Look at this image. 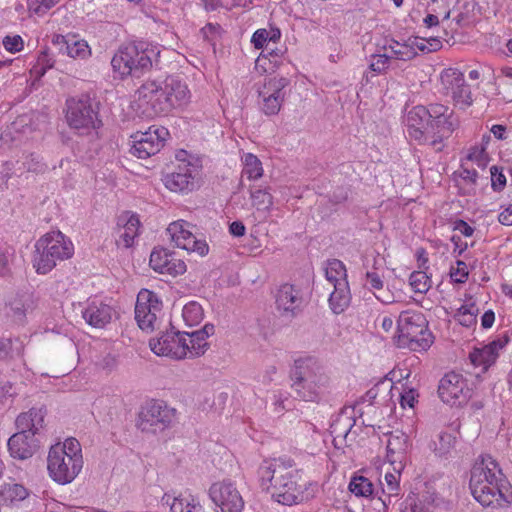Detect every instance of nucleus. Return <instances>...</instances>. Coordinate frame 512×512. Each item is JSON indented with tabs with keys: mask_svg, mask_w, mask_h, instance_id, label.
<instances>
[{
	"mask_svg": "<svg viewBox=\"0 0 512 512\" xmlns=\"http://www.w3.org/2000/svg\"><path fill=\"white\" fill-rule=\"evenodd\" d=\"M508 343V337L497 338L482 348H474L469 354V359L474 367H480L482 372H486L492 366L502 350Z\"/></svg>",
	"mask_w": 512,
	"mask_h": 512,
	"instance_id": "nucleus-21",
	"label": "nucleus"
},
{
	"mask_svg": "<svg viewBox=\"0 0 512 512\" xmlns=\"http://www.w3.org/2000/svg\"><path fill=\"white\" fill-rule=\"evenodd\" d=\"M244 168L242 175L246 176L249 180H257L263 175V168L261 161L253 154L247 153L243 157Z\"/></svg>",
	"mask_w": 512,
	"mask_h": 512,
	"instance_id": "nucleus-40",
	"label": "nucleus"
},
{
	"mask_svg": "<svg viewBox=\"0 0 512 512\" xmlns=\"http://www.w3.org/2000/svg\"><path fill=\"white\" fill-rule=\"evenodd\" d=\"M289 84L285 77H273L266 81L262 89L258 90L263 100L262 111L268 115H276L280 111L284 100L283 89Z\"/></svg>",
	"mask_w": 512,
	"mask_h": 512,
	"instance_id": "nucleus-17",
	"label": "nucleus"
},
{
	"mask_svg": "<svg viewBox=\"0 0 512 512\" xmlns=\"http://www.w3.org/2000/svg\"><path fill=\"white\" fill-rule=\"evenodd\" d=\"M160 310L161 303L155 293L146 289L138 293L135 305V320L140 329L152 331L157 318V312Z\"/></svg>",
	"mask_w": 512,
	"mask_h": 512,
	"instance_id": "nucleus-14",
	"label": "nucleus"
},
{
	"mask_svg": "<svg viewBox=\"0 0 512 512\" xmlns=\"http://www.w3.org/2000/svg\"><path fill=\"white\" fill-rule=\"evenodd\" d=\"M481 471L480 482H493L506 484V479L498 463L490 455L482 456L477 460L471 469V476L474 477L475 473Z\"/></svg>",
	"mask_w": 512,
	"mask_h": 512,
	"instance_id": "nucleus-28",
	"label": "nucleus"
},
{
	"mask_svg": "<svg viewBox=\"0 0 512 512\" xmlns=\"http://www.w3.org/2000/svg\"><path fill=\"white\" fill-rule=\"evenodd\" d=\"M398 345L410 350H426L433 342L424 315L416 311H404L397 322Z\"/></svg>",
	"mask_w": 512,
	"mask_h": 512,
	"instance_id": "nucleus-6",
	"label": "nucleus"
},
{
	"mask_svg": "<svg viewBox=\"0 0 512 512\" xmlns=\"http://www.w3.org/2000/svg\"><path fill=\"white\" fill-rule=\"evenodd\" d=\"M409 448V437L404 432L396 430L388 435L387 458L393 470H402L403 460Z\"/></svg>",
	"mask_w": 512,
	"mask_h": 512,
	"instance_id": "nucleus-24",
	"label": "nucleus"
},
{
	"mask_svg": "<svg viewBox=\"0 0 512 512\" xmlns=\"http://www.w3.org/2000/svg\"><path fill=\"white\" fill-rule=\"evenodd\" d=\"M162 504L170 507V512H196L200 505L193 497H172L165 493L162 497Z\"/></svg>",
	"mask_w": 512,
	"mask_h": 512,
	"instance_id": "nucleus-36",
	"label": "nucleus"
},
{
	"mask_svg": "<svg viewBox=\"0 0 512 512\" xmlns=\"http://www.w3.org/2000/svg\"><path fill=\"white\" fill-rule=\"evenodd\" d=\"M28 495V490L23 485L17 483H6L0 489V499L7 507L23 501Z\"/></svg>",
	"mask_w": 512,
	"mask_h": 512,
	"instance_id": "nucleus-35",
	"label": "nucleus"
},
{
	"mask_svg": "<svg viewBox=\"0 0 512 512\" xmlns=\"http://www.w3.org/2000/svg\"><path fill=\"white\" fill-rule=\"evenodd\" d=\"M166 97H170V111L182 107L190 101V91L184 81L175 76H169L164 80Z\"/></svg>",
	"mask_w": 512,
	"mask_h": 512,
	"instance_id": "nucleus-29",
	"label": "nucleus"
},
{
	"mask_svg": "<svg viewBox=\"0 0 512 512\" xmlns=\"http://www.w3.org/2000/svg\"><path fill=\"white\" fill-rule=\"evenodd\" d=\"M168 130L164 127L151 126L147 131H137L131 138V153L140 159H146L158 153L164 145Z\"/></svg>",
	"mask_w": 512,
	"mask_h": 512,
	"instance_id": "nucleus-12",
	"label": "nucleus"
},
{
	"mask_svg": "<svg viewBox=\"0 0 512 512\" xmlns=\"http://www.w3.org/2000/svg\"><path fill=\"white\" fill-rule=\"evenodd\" d=\"M140 220L136 214L123 212L117 218V244L125 248L133 245L135 238L139 235Z\"/></svg>",
	"mask_w": 512,
	"mask_h": 512,
	"instance_id": "nucleus-25",
	"label": "nucleus"
},
{
	"mask_svg": "<svg viewBox=\"0 0 512 512\" xmlns=\"http://www.w3.org/2000/svg\"><path fill=\"white\" fill-rule=\"evenodd\" d=\"M441 82L447 95H450L455 105L467 108L472 105L473 99L470 87L466 84L464 74L458 69L449 68L442 72Z\"/></svg>",
	"mask_w": 512,
	"mask_h": 512,
	"instance_id": "nucleus-13",
	"label": "nucleus"
},
{
	"mask_svg": "<svg viewBox=\"0 0 512 512\" xmlns=\"http://www.w3.org/2000/svg\"><path fill=\"white\" fill-rule=\"evenodd\" d=\"M149 346L158 356L175 360L187 357V344L183 339V333L180 332H165L158 338L150 339Z\"/></svg>",
	"mask_w": 512,
	"mask_h": 512,
	"instance_id": "nucleus-16",
	"label": "nucleus"
},
{
	"mask_svg": "<svg viewBox=\"0 0 512 512\" xmlns=\"http://www.w3.org/2000/svg\"><path fill=\"white\" fill-rule=\"evenodd\" d=\"M32 309L33 301L29 295H16L5 304L4 313L13 322L23 324L27 312Z\"/></svg>",
	"mask_w": 512,
	"mask_h": 512,
	"instance_id": "nucleus-32",
	"label": "nucleus"
},
{
	"mask_svg": "<svg viewBox=\"0 0 512 512\" xmlns=\"http://www.w3.org/2000/svg\"><path fill=\"white\" fill-rule=\"evenodd\" d=\"M151 53L152 50L145 48L143 43L126 44L118 49L111 60V65L121 76L132 75L151 67Z\"/></svg>",
	"mask_w": 512,
	"mask_h": 512,
	"instance_id": "nucleus-8",
	"label": "nucleus"
},
{
	"mask_svg": "<svg viewBox=\"0 0 512 512\" xmlns=\"http://www.w3.org/2000/svg\"><path fill=\"white\" fill-rule=\"evenodd\" d=\"M193 170L189 164L178 166L177 170L165 175L163 181L173 192H188L195 187Z\"/></svg>",
	"mask_w": 512,
	"mask_h": 512,
	"instance_id": "nucleus-26",
	"label": "nucleus"
},
{
	"mask_svg": "<svg viewBox=\"0 0 512 512\" xmlns=\"http://www.w3.org/2000/svg\"><path fill=\"white\" fill-rule=\"evenodd\" d=\"M351 295L348 282H342L339 286H333L329 304L335 314L342 313L350 304Z\"/></svg>",
	"mask_w": 512,
	"mask_h": 512,
	"instance_id": "nucleus-34",
	"label": "nucleus"
},
{
	"mask_svg": "<svg viewBox=\"0 0 512 512\" xmlns=\"http://www.w3.org/2000/svg\"><path fill=\"white\" fill-rule=\"evenodd\" d=\"M175 417V409L163 401L152 400L140 410L137 426L145 433L156 434L167 429Z\"/></svg>",
	"mask_w": 512,
	"mask_h": 512,
	"instance_id": "nucleus-10",
	"label": "nucleus"
},
{
	"mask_svg": "<svg viewBox=\"0 0 512 512\" xmlns=\"http://www.w3.org/2000/svg\"><path fill=\"white\" fill-rule=\"evenodd\" d=\"M280 57L279 51L274 49H269L268 54H264L263 52L260 54V56L256 60L257 66H262L266 64V61L268 60L270 63H273L275 66L278 65V58Z\"/></svg>",
	"mask_w": 512,
	"mask_h": 512,
	"instance_id": "nucleus-58",
	"label": "nucleus"
},
{
	"mask_svg": "<svg viewBox=\"0 0 512 512\" xmlns=\"http://www.w3.org/2000/svg\"><path fill=\"white\" fill-rule=\"evenodd\" d=\"M169 100L164 81L148 80L136 91L132 109L139 117L152 119L170 112Z\"/></svg>",
	"mask_w": 512,
	"mask_h": 512,
	"instance_id": "nucleus-7",
	"label": "nucleus"
},
{
	"mask_svg": "<svg viewBox=\"0 0 512 512\" xmlns=\"http://www.w3.org/2000/svg\"><path fill=\"white\" fill-rule=\"evenodd\" d=\"M245 226L240 221H234L229 226V231L233 236L241 237L245 234Z\"/></svg>",
	"mask_w": 512,
	"mask_h": 512,
	"instance_id": "nucleus-62",
	"label": "nucleus"
},
{
	"mask_svg": "<svg viewBox=\"0 0 512 512\" xmlns=\"http://www.w3.org/2000/svg\"><path fill=\"white\" fill-rule=\"evenodd\" d=\"M409 284L415 293L425 294L431 288V279L423 271H414L409 277Z\"/></svg>",
	"mask_w": 512,
	"mask_h": 512,
	"instance_id": "nucleus-43",
	"label": "nucleus"
},
{
	"mask_svg": "<svg viewBox=\"0 0 512 512\" xmlns=\"http://www.w3.org/2000/svg\"><path fill=\"white\" fill-rule=\"evenodd\" d=\"M2 43H3L4 48L11 53H16V52L21 51L24 46L23 39L19 35H13V36L8 35V36L4 37Z\"/></svg>",
	"mask_w": 512,
	"mask_h": 512,
	"instance_id": "nucleus-54",
	"label": "nucleus"
},
{
	"mask_svg": "<svg viewBox=\"0 0 512 512\" xmlns=\"http://www.w3.org/2000/svg\"><path fill=\"white\" fill-rule=\"evenodd\" d=\"M53 43L60 46L69 57L74 59H86L91 55V50L85 40L77 39L74 35H56Z\"/></svg>",
	"mask_w": 512,
	"mask_h": 512,
	"instance_id": "nucleus-30",
	"label": "nucleus"
},
{
	"mask_svg": "<svg viewBox=\"0 0 512 512\" xmlns=\"http://www.w3.org/2000/svg\"><path fill=\"white\" fill-rule=\"evenodd\" d=\"M450 275L455 282L464 283L469 275L466 263L464 261L457 260L456 267H451Z\"/></svg>",
	"mask_w": 512,
	"mask_h": 512,
	"instance_id": "nucleus-51",
	"label": "nucleus"
},
{
	"mask_svg": "<svg viewBox=\"0 0 512 512\" xmlns=\"http://www.w3.org/2000/svg\"><path fill=\"white\" fill-rule=\"evenodd\" d=\"M438 394L441 400L451 406H461L471 397L467 380L456 372L446 373L440 380Z\"/></svg>",
	"mask_w": 512,
	"mask_h": 512,
	"instance_id": "nucleus-11",
	"label": "nucleus"
},
{
	"mask_svg": "<svg viewBox=\"0 0 512 512\" xmlns=\"http://www.w3.org/2000/svg\"><path fill=\"white\" fill-rule=\"evenodd\" d=\"M290 378L296 397L304 401L319 400L331 386V378L326 369L312 357L295 360Z\"/></svg>",
	"mask_w": 512,
	"mask_h": 512,
	"instance_id": "nucleus-2",
	"label": "nucleus"
},
{
	"mask_svg": "<svg viewBox=\"0 0 512 512\" xmlns=\"http://www.w3.org/2000/svg\"><path fill=\"white\" fill-rule=\"evenodd\" d=\"M481 471L475 473L474 477H470V489L473 497L482 506L488 507L495 502L499 503L504 498L503 490L506 489V484L493 483L490 481L480 482Z\"/></svg>",
	"mask_w": 512,
	"mask_h": 512,
	"instance_id": "nucleus-18",
	"label": "nucleus"
},
{
	"mask_svg": "<svg viewBox=\"0 0 512 512\" xmlns=\"http://www.w3.org/2000/svg\"><path fill=\"white\" fill-rule=\"evenodd\" d=\"M303 302L302 291L293 284L285 283L276 291V308L283 316L295 317L301 311Z\"/></svg>",
	"mask_w": 512,
	"mask_h": 512,
	"instance_id": "nucleus-19",
	"label": "nucleus"
},
{
	"mask_svg": "<svg viewBox=\"0 0 512 512\" xmlns=\"http://www.w3.org/2000/svg\"><path fill=\"white\" fill-rule=\"evenodd\" d=\"M498 220L503 225H506V226L512 225V204H510L504 211H502L499 214Z\"/></svg>",
	"mask_w": 512,
	"mask_h": 512,
	"instance_id": "nucleus-61",
	"label": "nucleus"
},
{
	"mask_svg": "<svg viewBox=\"0 0 512 512\" xmlns=\"http://www.w3.org/2000/svg\"><path fill=\"white\" fill-rule=\"evenodd\" d=\"M114 314L115 311L110 305L102 302H92L83 311V318L89 325L95 328H103L111 322Z\"/></svg>",
	"mask_w": 512,
	"mask_h": 512,
	"instance_id": "nucleus-31",
	"label": "nucleus"
},
{
	"mask_svg": "<svg viewBox=\"0 0 512 512\" xmlns=\"http://www.w3.org/2000/svg\"><path fill=\"white\" fill-rule=\"evenodd\" d=\"M426 107L418 105L413 107L405 118L407 132L410 138L417 141H428V131L432 128L429 126Z\"/></svg>",
	"mask_w": 512,
	"mask_h": 512,
	"instance_id": "nucleus-22",
	"label": "nucleus"
},
{
	"mask_svg": "<svg viewBox=\"0 0 512 512\" xmlns=\"http://www.w3.org/2000/svg\"><path fill=\"white\" fill-rule=\"evenodd\" d=\"M389 48L391 49L394 57L399 60L407 61L416 56L414 49L405 44L395 42V45H390Z\"/></svg>",
	"mask_w": 512,
	"mask_h": 512,
	"instance_id": "nucleus-50",
	"label": "nucleus"
},
{
	"mask_svg": "<svg viewBox=\"0 0 512 512\" xmlns=\"http://www.w3.org/2000/svg\"><path fill=\"white\" fill-rule=\"evenodd\" d=\"M349 490L358 497H369L374 493L372 482L364 476H355L349 483Z\"/></svg>",
	"mask_w": 512,
	"mask_h": 512,
	"instance_id": "nucleus-41",
	"label": "nucleus"
},
{
	"mask_svg": "<svg viewBox=\"0 0 512 512\" xmlns=\"http://www.w3.org/2000/svg\"><path fill=\"white\" fill-rule=\"evenodd\" d=\"M269 33L266 29H258L254 32L251 38V42L253 43L256 49L263 48L264 44L268 41Z\"/></svg>",
	"mask_w": 512,
	"mask_h": 512,
	"instance_id": "nucleus-59",
	"label": "nucleus"
},
{
	"mask_svg": "<svg viewBox=\"0 0 512 512\" xmlns=\"http://www.w3.org/2000/svg\"><path fill=\"white\" fill-rule=\"evenodd\" d=\"M459 175L464 181L471 184H476L478 172L475 168L469 167L467 162L461 165Z\"/></svg>",
	"mask_w": 512,
	"mask_h": 512,
	"instance_id": "nucleus-57",
	"label": "nucleus"
},
{
	"mask_svg": "<svg viewBox=\"0 0 512 512\" xmlns=\"http://www.w3.org/2000/svg\"><path fill=\"white\" fill-rule=\"evenodd\" d=\"M191 244L185 249L188 252H195L199 256H206L209 252V246L206 241L198 240L195 236L191 239Z\"/></svg>",
	"mask_w": 512,
	"mask_h": 512,
	"instance_id": "nucleus-56",
	"label": "nucleus"
},
{
	"mask_svg": "<svg viewBox=\"0 0 512 512\" xmlns=\"http://www.w3.org/2000/svg\"><path fill=\"white\" fill-rule=\"evenodd\" d=\"M412 44L416 48H418L420 51H426V52L437 51L442 46L440 39L437 37H430L427 39L415 37Z\"/></svg>",
	"mask_w": 512,
	"mask_h": 512,
	"instance_id": "nucleus-48",
	"label": "nucleus"
},
{
	"mask_svg": "<svg viewBox=\"0 0 512 512\" xmlns=\"http://www.w3.org/2000/svg\"><path fill=\"white\" fill-rule=\"evenodd\" d=\"M478 309L474 304L462 305L456 313L459 323L463 326L469 327L476 322V312Z\"/></svg>",
	"mask_w": 512,
	"mask_h": 512,
	"instance_id": "nucleus-45",
	"label": "nucleus"
},
{
	"mask_svg": "<svg viewBox=\"0 0 512 512\" xmlns=\"http://www.w3.org/2000/svg\"><path fill=\"white\" fill-rule=\"evenodd\" d=\"M190 224L184 220H178L169 224L166 233L176 247L185 250L194 234L189 229Z\"/></svg>",
	"mask_w": 512,
	"mask_h": 512,
	"instance_id": "nucleus-33",
	"label": "nucleus"
},
{
	"mask_svg": "<svg viewBox=\"0 0 512 512\" xmlns=\"http://www.w3.org/2000/svg\"><path fill=\"white\" fill-rule=\"evenodd\" d=\"M36 254L33 266L39 274L50 272L58 261L72 257L73 243L60 231H52L43 235L35 244Z\"/></svg>",
	"mask_w": 512,
	"mask_h": 512,
	"instance_id": "nucleus-5",
	"label": "nucleus"
},
{
	"mask_svg": "<svg viewBox=\"0 0 512 512\" xmlns=\"http://www.w3.org/2000/svg\"><path fill=\"white\" fill-rule=\"evenodd\" d=\"M209 495L222 512H240L244 507L243 498L231 481L214 483Z\"/></svg>",
	"mask_w": 512,
	"mask_h": 512,
	"instance_id": "nucleus-15",
	"label": "nucleus"
},
{
	"mask_svg": "<svg viewBox=\"0 0 512 512\" xmlns=\"http://www.w3.org/2000/svg\"><path fill=\"white\" fill-rule=\"evenodd\" d=\"M390 57L385 54L373 55L369 68L377 73L385 72L389 67Z\"/></svg>",
	"mask_w": 512,
	"mask_h": 512,
	"instance_id": "nucleus-53",
	"label": "nucleus"
},
{
	"mask_svg": "<svg viewBox=\"0 0 512 512\" xmlns=\"http://www.w3.org/2000/svg\"><path fill=\"white\" fill-rule=\"evenodd\" d=\"M366 285L371 289L377 292V290H382L383 281L381 277L376 272H367L366 273Z\"/></svg>",
	"mask_w": 512,
	"mask_h": 512,
	"instance_id": "nucleus-60",
	"label": "nucleus"
},
{
	"mask_svg": "<svg viewBox=\"0 0 512 512\" xmlns=\"http://www.w3.org/2000/svg\"><path fill=\"white\" fill-rule=\"evenodd\" d=\"M150 266L156 272L171 276L182 275L186 271V264L165 248H154L150 255Z\"/></svg>",
	"mask_w": 512,
	"mask_h": 512,
	"instance_id": "nucleus-20",
	"label": "nucleus"
},
{
	"mask_svg": "<svg viewBox=\"0 0 512 512\" xmlns=\"http://www.w3.org/2000/svg\"><path fill=\"white\" fill-rule=\"evenodd\" d=\"M427 117L429 120L442 118L448 116L449 114H454L452 110H450L447 106L442 104L434 103L430 104L426 107Z\"/></svg>",
	"mask_w": 512,
	"mask_h": 512,
	"instance_id": "nucleus-52",
	"label": "nucleus"
},
{
	"mask_svg": "<svg viewBox=\"0 0 512 512\" xmlns=\"http://www.w3.org/2000/svg\"><path fill=\"white\" fill-rule=\"evenodd\" d=\"M455 230L459 231L462 235L466 237L472 236L474 232V229L463 220H459L458 222H456Z\"/></svg>",
	"mask_w": 512,
	"mask_h": 512,
	"instance_id": "nucleus-63",
	"label": "nucleus"
},
{
	"mask_svg": "<svg viewBox=\"0 0 512 512\" xmlns=\"http://www.w3.org/2000/svg\"><path fill=\"white\" fill-rule=\"evenodd\" d=\"M458 125L459 122L457 118L454 117V114L429 120V126L432 128L428 131V141L430 145L437 151H440L442 149L441 144L443 140L448 138Z\"/></svg>",
	"mask_w": 512,
	"mask_h": 512,
	"instance_id": "nucleus-23",
	"label": "nucleus"
},
{
	"mask_svg": "<svg viewBox=\"0 0 512 512\" xmlns=\"http://www.w3.org/2000/svg\"><path fill=\"white\" fill-rule=\"evenodd\" d=\"M82 467V450L77 439L68 438L63 443L51 446L47 457V469L55 482L61 485L71 483Z\"/></svg>",
	"mask_w": 512,
	"mask_h": 512,
	"instance_id": "nucleus-3",
	"label": "nucleus"
},
{
	"mask_svg": "<svg viewBox=\"0 0 512 512\" xmlns=\"http://www.w3.org/2000/svg\"><path fill=\"white\" fill-rule=\"evenodd\" d=\"M53 66V58L49 55L47 50H44L38 56L37 63L32 68L31 72L41 77L46 73L48 69L52 68Z\"/></svg>",
	"mask_w": 512,
	"mask_h": 512,
	"instance_id": "nucleus-46",
	"label": "nucleus"
},
{
	"mask_svg": "<svg viewBox=\"0 0 512 512\" xmlns=\"http://www.w3.org/2000/svg\"><path fill=\"white\" fill-rule=\"evenodd\" d=\"M66 118L69 126L76 130L89 131L101 124L97 103L87 95L67 100Z\"/></svg>",
	"mask_w": 512,
	"mask_h": 512,
	"instance_id": "nucleus-9",
	"label": "nucleus"
},
{
	"mask_svg": "<svg viewBox=\"0 0 512 512\" xmlns=\"http://www.w3.org/2000/svg\"><path fill=\"white\" fill-rule=\"evenodd\" d=\"M291 459L273 458L264 460L258 469L260 484L271 496L283 505L291 506L303 499L299 476L293 469Z\"/></svg>",
	"mask_w": 512,
	"mask_h": 512,
	"instance_id": "nucleus-1",
	"label": "nucleus"
},
{
	"mask_svg": "<svg viewBox=\"0 0 512 512\" xmlns=\"http://www.w3.org/2000/svg\"><path fill=\"white\" fill-rule=\"evenodd\" d=\"M182 315L185 322L190 326L199 324L204 316L202 306L194 301L187 303L183 307Z\"/></svg>",
	"mask_w": 512,
	"mask_h": 512,
	"instance_id": "nucleus-44",
	"label": "nucleus"
},
{
	"mask_svg": "<svg viewBox=\"0 0 512 512\" xmlns=\"http://www.w3.org/2000/svg\"><path fill=\"white\" fill-rule=\"evenodd\" d=\"M253 207L259 212H269L273 205V196L266 189H257L250 194Z\"/></svg>",
	"mask_w": 512,
	"mask_h": 512,
	"instance_id": "nucleus-42",
	"label": "nucleus"
},
{
	"mask_svg": "<svg viewBox=\"0 0 512 512\" xmlns=\"http://www.w3.org/2000/svg\"><path fill=\"white\" fill-rule=\"evenodd\" d=\"M183 339L187 344V357L195 358L203 355L208 347L206 339L203 337V333H199L197 330L191 333H183Z\"/></svg>",
	"mask_w": 512,
	"mask_h": 512,
	"instance_id": "nucleus-37",
	"label": "nucleus"
},
{
	"mask_svg": "<svg viewBox=\"0 0 512 512\" xmlns=\"http://www.w3.org/2000/svg\"><path fill=\"white\" fill-rule=\"evenodd\" d=\"M325 276L332 287L339 286L342 282H348L345 265L338 259L329 260L326 263Z\"/></svg>",
	"mask_w": 512,
	"mask_h": 512,
	"instance_id": "nucleus-38",
	"label": "nucleus"
},
{
	"mask_svg": "<svg viewBox=\"0 0 512 512\" xmlns=\"http://www.w3.org/2000/svg\"><path fill=\"white\" fill-rule=\"evenodd\" d=\"M491 185L494 191H501L506 185V177L497 166L490 168Z\"/></svg>",
	"mask_w": 512,
	"mask_h": 512,
	"instance_id": "nucleus-55",
	"label": "nucleus"
},
{
	"mask_svg": "<svg viewBox=\"0 0 512 512\" xmlns=\"http://www.w3.org/2000/svg\"><path fill=\"white\" fill-rule=\"evenodd\" d=\"M353 427V420L349 417L340 416L331 425V434L333 441L337 446L338 443L345 441Z\"/></svg>",
	"mask_w": 512,
	"mask_h": 512,
	"instance_id": "nucleus-39",
	"label": "nucleus"
},
{
	"mask_svg": "<svg viewBox=\"0 0 512 512\" xmlns=\"http://www.w3.org/2000/svg\"><path fill=\"white\" fill-rule=\"evenodd\" d=\"M45 415L46 410L42 406L31 408L17 417L16 427L19 431L8 440V450L13 458L25 460L34 454L37 445L32 437L43 427Z\"/></svg>",
	"mask_w": 512,
	"mask_h": 512,
	"instance_id": "nucleus-4",
	"label": "nucleus"
},
{
	"mask_svg": "<svg viewBox=\"0 0 512 512\" xmlns=\"http://www.w3.org/2000/svg\"><path fill=\"white\" fill-rule=\"evenodd\" d=\"M396 473L387 471L384 475V481L380 480L381 491L383 497L372 498L374 508L378 512H386L387 506L391 503L392 498L399 494V477L400 471L394 470Z\"/></svg>",
	"mask_w": 512,
	"mask_h": 512,
	"instance_id": "nucleus-27",
	"label": "nucleus"
},
{
	"mask_svg": "<svg viewBox=\"0 0 512 512\" xmlns=\"http://www.w3.org/2000/svg\"><path fill=\"white\" fill-rule=\"evenodd\" d=\"M495 321V314L492 310L486 311L481 317V325L483 328H491Z\"/></svg>",
	"mask_w": 512,
	"mask_h": 512,
	"instance_id": "nucleus-64",
	"label": "nucleus"
},
{
	"mask_svg": "<svg viewBox=\"0 0 512 512\" xmlns=\"http://www.w3.org/2000/svg\"><path fill=\"white\" fill-rule=\"evenodd\" d=\"M59 1L60 0H28L27 4L30 12L37 15H44Z\"/></svg>",
	"mask_w": 512,
	"mask_h": 512,
	"instance_id": "nucleus-49",
	"label": "nucleus"
},
{
	"mask_svg": "<svg viewBox=\"0 0 512 512\" xmlns=\"http://www.w3.org/2000/svg\"><path fill=\"white\" fill-rule=\"evenodd\" d=\"M435 451L443 456L447 454L455 445V437L450 433H440L438 435V443H435Z\"/></svg>",
	"mask_w": 512,
	"mask_h": 512,
	"instance_id": "nucleus-47",
	"label": "nucleus"
}]
</instances>
